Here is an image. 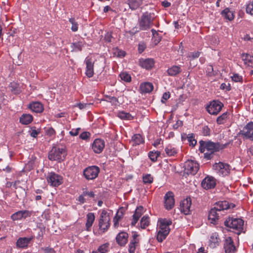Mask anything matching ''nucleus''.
<instances>
[{"label": "nucleus", "instance_id": "obj_40", "mask_svg": "<svg viewBox=\"0 0 253 253\" xmlns=\"http://www.w3.org/2000/svg\"><path fill=\"white\" fill-rule=\"evenodd\" d=\"M161 153L159 151H150L148 154L149 158L153 162L157 161L158 157L160 155Z\"/></svg>", "mask_w": 253, "mask_h": 253}, {"label": "nucleus", "instance_id": "obj_44", "mask_svg": "<svg viewBox=\"0 0 253 253\" xmlns=\"http://www.w3.org/2000/svg\"><path fill=\"white\" fill-rule=\"evenodd\" d=\"M144 211V209L143 207L139 206L135 210V213L133 215V216L139 218V217L141 216L142 214L143 213Z\"/></svg>", "mask_w": 253, "mask_h": 253}, {"label": "nucleus", "instance_id": "obj_33", "mask_svg": "<svg viewBox=\"0 0 253 253\" xmlns=\"http://www.w3.org/2000/svg\"><path fill=\"white\" fill-rule=\"evenodd\" d=\"M229 114L227 112L223 113L221 115L217 117L216 123L218 125L224 124L229 118Z\"/></svg>", "mask_w": 253, "mask_h": 253}, {"label": "nucleus", "instance_id": "obj_62", "mask_svg": "<svg viewBox=\"0 0 253 253\" xmlns=\"http://www.w3.org/2000/svg\"><path fill=\"white\" fill-rule=\"evenodd\" d=\"M44 253H55L54 250L52 248H46L44 249Z\"/></svg>", "mask_w": 253, "mask_h": 253}, {"label": "nucleus", "instance_id": "obj_56", "mask_svg": "<svg viewBox=\"0 0 253 253\" xmlns=\"http://www.w3.org/2000/svg\"><path fill=\"white\" fill-rule=\"evenodd\" d=\"M200 53L198 51L191 52L190 53L189 57H192V59H195L199 57V56H200Z\"/></svg>", "mask_w": 253, "mask_h": 253}, {"label": "nucleus", "instance_id": "obj_24", "mask_svg": "<svg viewBox=\"0 0 253 253\" xmlns=\"http://www.w3.org/2000/svg\"><path fill=\"white\" fill-rule=\"evenodd\" d=\"M139 65L146 69L152 68L154 65V61L153 59H142L139 60Z\"/></svg>", "mask_w": 253, "mask_h": 253}, {"label": "nucleus", "instance_id": "obj_15", "mask_svg": "<svg viewBox=\"0 0 253 253\" xmlns=\"http://www.w3.org/2000/svg\"><path fill=\"white\" fill-rule=\"evenodd\" d=\"M191 200L190 198H186L182 200L180 204V210L182 212L186 215L191 213Z\"/></svg>", "mask_w": 253, "mask_h": 253}, {"label": "nucleus", "instance_id": "obj_39", "mask_svg": "<svg viewBox=\"0 0 253 253\" xmlns=\"http://www.w3.org/2000/svg\"><path fill=\"white\" fill-rule=\"evenodd\" d=\"M149 224V218L148 216H144L140 221V226L142 228L145 229Z\"/></svg>", "mask_w": 253, "mask_h": 253}, {"label": "nucleus", "instance_id": "obj_29", "mask_svg": "<svg viewBox=\"0 0 253 253\" xmlns=\"http://www.w3.org/2000/svg\"><path fill=\"white\" fill-rule=\"evenodd\" d=\"M33 120V116L28 114H23L20 118V122L23 125L30 124Z\"/></svg>", "mask_w": 253, "mask_h": 253}, {"label": "nucleus", "instance_id": "obj_45", "mask_svg": "<svg viewBox=\"0 0 253 253\" xmlns=\"http://www.w3.org/2000/svg\"><path fill=\"white\" fill-rule=\"evenodd\" d=\"M69 22L72 24L71 30H72V31H73V32L77 31L78 30V24L75 21V19L74 18H70Z\"/></svg>", "mask_w": 253, "mask_h": 253}, {"label": "nucleus", "instance_id": "obj_11", "mask_svg": "<svg viewBox=\"0 0 253 253\" xmlns=\"http://www.w3.org/2000/svg\"><path fill=\"white\" fill-rule=\"evenodd\" d=\"M223 106V104L218 101H212L206 109L210 114L215 115L221 111Z\"/></svg>", "mask_w": 253, "mask_h": 253}, {"label": "nucleus", "instance_id": "obj_32", "mask_svg": "<svg viewBox=\"0 0 253 253\" xmlns=\"http://www.w3.org/2000/svg\"><path fill=\"white\" fill-rule=\"evenodd\" d=\"M222 15L226 19L231 21L234 18V15L232 11L226 8L221 12Z\"/></svg>", "mask_w": 253, "mask_h": 253}, {"label": "nucleus", "instance_id": "obj_6", "mask_svg": "<svg viewBox=\"0 0 253 253\" xmlns=\"http://www.w3.org/2000/svg\"><path fill=\"white\" fill-rule=\"evenodd\" d=\"M224 224L226 227L241 232L243 229L244 221L241 218L229 217L224 221Z\"/></svg>", "mask_w": 253, "mask_h": 253}, {"label": "nucleus", "instance_id": "obj_28", "mask_svg": "<svg viewBox=\"0 0 253 253\" xmlns=\"http://www.w3.org/2000/svg\"><path fill=\"white\" fill-rule=\"evenodd\" d=\"M86 222L85 224V227L86 228V230L90 231V228L93 223L95 220V215L93 213L89 212L86 215Z\"/></svg>", "mask_w": 253, "mask_h": 253}, {"label": "nucleus", "instance_id": "obj_53", "mask_svg": "<svg viewBox=\"0 0 253 253\" xmlns=\"http://www.w3.org/2000/svg\"><path fill=\"white\" fill-rule=\"evenodd\" d=\"M107 246L105 244H104L101 246L98 249V252L100 253H105L107 251Z\"/></svg>", "mask_w": 253, "mask_h": 253}, {"label": "nucleus", "instance_id": "obj_38", "mask_svg": "<svg viewBox=\"0 0 253 253\" xmlns=\"http://www.w3.org/2000/svg\"><path fill=\"white\" fill-rule=\"evenodd\" d=\"M9 88L10 90L14 94H18L20 92L19 85L15 83H10Z\"/></svg>", "mask_w": 253, "mask_h": 253}, {"label": "nucleus", "instance_id": "obj_55", "mask_svg": "<svg viewBox=\"0 0 253 253\" xmlns=\"http://www.w3.org/2000/svg\"><path fill=\"white\" fill-rule=\"evenodd\" d=\"M112 38V35L110 33H107L104 37V39L106 42H111V39Z\"/></svg>", "mask_w": 253, "mask_h": 253}, {"label": "nucleus", "instance_id": "obj_23", "mask_svg": "<svg viewBox=\"0 0 253 253\" xmlns=\"http://www.w3.org/2000/svg\"><path fill=\"white\" fill-rule=\"evenodd\" d=\"M29 108L35 113H41L43 110V107L42 104L40 102H34L30 103L29 105Z\"/></svg>", "mask_w": 253, "mask_h": 253}, {"label": "nucleus", "instance_id": "obj_22", "mask_svg": "<svg viewBox=\"0 0 253 253\" xmlns=\"http://www.w3.org/2000/svg\"><path fill=\"white\" fill-rule=\"evenodd\" d=\"M33 239V237H23L19 238L16 242V246L19 248H25L28 247V244Z\"/></svg>", "mask_w": 253, "mask_h": 253}, {"label": "nucleus", "instance_id": "obj_49", "mask_svg": "<svg viewBox=\"0 0 253 253\" xmlns=\"http://www.w3.org/2000/svg\"><path fill=\"white\" fill-rule=\"evenodd\" d=\"M203 134L205 136H209L210 135L211 130L208 126H204L203 127Z\"/></svg>", "mask_w": 253, "mask_h": 253}, {"label": "nucleus", "instance_id": "obj_31", "mask_svg": "<svg viewBox=\"0 0 253 253\" xmlns=\"http://www.w3.org/2000/svg\"><path fill=\"white\" fill-rule=\"evenodd\" d=\"M140 88L142 92L148 93L153 90V85L151 83H144L140 85Z\"/></svg>", "mask_w": 253, "mask_h": 253}, {"label": "nucleus", "instance_id": "obj_59", "mask_svg": "<svg viewBox=\"0 0 253 253\" xmlns=\"http://www.w3.org/2000/svg\"><path fill=\"white\" fill-rule=\"evenodd\" d=\"M232 80L235 82H238L240 81L241 79V77L239 76L238 74H234L232 77Z\"/></svg>", "mask_w": 253, "mask_h": 253}, {"label": "nucleus", "instance_id": "obj_13", "mask_svg": "<svg viewBox=\"0 0 253 253\" xmlns=\"http://www.w3.org/2000/svg\"><path fill=\"white\" fill-rule=\"evenodd\" d=\"M84 63L85 64V75L88 78L93 77L94 75V61L92 59L87 56L84 60Z\"/></svg>", "mask_w": 253, "mask_h": 253}, {"label": "nucleus", "instance_id": "obj_10", "mask_svg": "<svg viewBox=\"0 0 253 253\" xmlns=\"http://www.w3.org/2000/svg\"><path fill=\"white\" fill-rule=\"evenodd\" d=\"M239 134L243 138L253 140V122L248 123L239 132Z\"/></svg>", "mask_w": 253, "mask_h": 253}, {"label": "nucleus", "instance_id": "obj_60", "mask_svg": "<svg viewBox=\"0 0 253 253\" xmlns=\"http://www.w3.org/2000/svg\"><path fill=\"white\" fill-rule=\"evenodd\" d=\"M39 131H38L36 129H33L31 132V136L33 137H36L38 135V134L39 133Z\"/></svg>", "mask_w": 253, "mask_h": 253}, {"label": "nucleus", "instance_id": "obj_26", "mask_svg": "<svg viewBox=\"0 0 253 253\" xmlns=\"http://www.w3.org/2000/svg\"><path fill=\"white\" fill-rule=\"evenodd\" d=\"M220 239L217 233H213L211 234L210 239V246L211 248H214L218 245Z\"/></svg>", "mask_w": 253, "mask_h": 253}, {"label": "nucleus", "instance_id": "obj_20", "mask_svg": "<svg viewBox=\"0 0 253 253\" xmlns=\"http://www.w3.org/2000/svg\"><path fill=\"white\" fill-rule=\"evenodd\" d=\"M128 234L125 232H122L119 233L116 238L117 243L121 246H125L127 242Z\"/></svg>", "mask_w": 253, "mask_h": 253}, {"label": "nucleus", "instance_id": "obj_42", "mask_svg": "<svg viewBox=\"0 0 253 253\" xmlns=\"http://www.w3.org/2000/svg\"><path fill=\"white\" fill-rule=\"evenodd\" d=\"M83 43L82 42H78L72 43V47L75 51H81L82 50Z\"/></svg>", "mask_w": 253, "mask_h": 253}, {"label": "nucleus", "instance_id": "obj_14", "mask_svg": "<svg viewBox=\"0 0 253 253\" xmlns=\"http://www.w3.org/2000/svg\"><path fill=\"white\" fill-rule=\"evenodd\" d=\"M201 185L205 189L213 188L216 185L215 179L212 176H207L203 180Z\"/></svg>", "mask_w": 253, "mask_h": 253}, {"label": "nucleus", "instance_id": "obj_48", "mask_svg": "<svg viewBox=\"0 0 253 253\" xmlns=\"http://www.w3.org/2000/svg\"><path fill=\"white\" fill-rule=\"evenodd\" d=\"M122 216H123V213H122L121 214H119V212H118L117 213L116 215L114 218V226L115 227H118V224H119V221L120 219L122 218Z\"/></svg>", "mask_w": 253, "mask_h": 253}, {"label": "nucleus", "instance_id": "obj_47", "mask_svg": "<svg viewBox=\"0 0 253 253\" xmlns=\"http://www.w3.org/2000/svg\"><path fill=\"white\" fill-rule=\"evenodd\" d=\"M143 182L145 183H151L153 182V177L150 174H146L143 177Z\"/></svg>", "mask_w": 253, "mask_h": 253}, {"label": "nucleus", "instance_id": "obj_58", "mask_svg": "<svg viewBox=\"0 0 253 253\" xmlns=\"http://www.w3.org/2000/svg\"><path fill=\"white\" fill-rule=\"evenodd\" d=\"M90 104H86V103H79L78 104V106L80 109H83L84 108H85L89 106H90Z\"/></svg>", "mask_w": 253, "mask_h": 253}, {"label": "nucleus", "instance_id": "obj_43", "mask_svg": "<svg viewBox=\"0 0 253 253\" xmlns=\"http://www.w3.org/2000/svg\"><path fill=\"white\" fill-rule=\"evenodd\" d=\"M187 137L190 145L194 146L196 144L197 141L195 139L193 134H189Z\"/></svg>", "mask_w": 253, "mask_h": 253}, {"label": "nucleus", "instance_id": "obj_19", "mask_svg": "<svg viewBox=\"0 0 253 253\" xmlns=\"http://www.w3.org/2000/svg\"><path fill=\"white\" fill-rule=\"evenodd\" d=\"M224 250L226 253H234L235 251V247L230 237L226 238L225 240Z\"/></svg>", "mask_w": 253, "mask_h": 253}, {"label": "nucleus", "instance_id": "obj_5", "mask_svg": "<svg viewBox=\"0 0 253 253\" xmlns=\"http://www.w3.org/2000/svg\"><path fill=\"white\" fill-rule=\"evenodd\" d=\"M110 218L109 213L106 210H102L98 223L99 229L102 230L103 232H106L110 227Z\"/></svg>", "mask_w": 253, "mask_h": 253}, {"label": "nucleus", "instance_id": "obj_34", "mask_svg": "<svg viewBox=\"0 0 253 253\" xmlns=\"http://www.w3.org/2000/svg\"><path fill=\"white\" fill-rule=\"evenodd\" d=\"M131 142L133 145H136L143 143L144 140L140 134H135L132 137Z\"/></svg>", "mask_w": 253, "mask_h": 253}, {"label": "nucleus", "instance_id": "obj_16", "mask_svg": "<svg viewBox=\"0 0 253 253\" xmlns=\"http://www.w3.org/2000/svg\"><path fill=\"white\" fill-rule=\"evenodd\" d=\"M104 147L105 142L101 139H95L92 144L93 151L97 154L101 153Z\"/></svg>", "mask_w": 253, "mask_h": 253}, {"label": "nucleus", "instance_id": "obj_64", "mask_svg": "<svg viewBox=\"0 0 253 253\" xmlns=\"http://www.w3.org/2000/svg\"><path fill=\"white\" fill-rule=\"evenodd\" d=\"M55 130L52 128H50L47 129V134L49 135H52L55 134Z\"/></svg>", "mask_w": 253, "mask_h": 253}, {"label": "nucleus", "instance_id": "obj_50", "mask_svg": "<svg viewBox=\"0 0 253 253\" xmlns=\"http://www.w3.org/2000/svg\"><path fill=\"white\" fill-rule=\"evenodd\" d=\"M170 93L169 92H166L164 93L163 95L161 102L163 103H165L166 101L170 97Z\"/></svg>", "mask_w": 253, "mask_h": 253}, {"label": "nucleus", "instance_id": "obj_27", "mask_svg": "<svg viewBox=\"0 0 253 253\" xmlns=\"http://www.w3.org/2000/svg\"><path fill=\"white\" fill-rule=\"evenodd\" d=\"M242 58L245 65L251 67H253V56L248 53H243Z\"/></svg>", "mask_w": 253, "mask_h": 253}, {"label": "nucleus", "instance_id": "obj_9", "mask_svg": "<svg viewBox=\"0 0 253 253\" xmlns=\"http://www.w3.org/2000/svg\"><path fill=\"white\" fill-rule=\"evenodd\" d=\"M47 182L50 185L57 187L62 183V177L54 172L48 173L46 177Z\"/></svg>", "mask_w": 253, "mask_h": 253}, {"label": "nucleus", "instance_id": "obj_54", "mask_svg": "<svg viewBox=\"0 0 253 253\" xmlns=\"http://www.w3.org/2000/svg\"><path fill=\"white\" fill-rule=\"evenodd\" d=\"M81 130L80 128H77L76 129H72L70 132L69 133L72 136H76L79 133V131Z\"/></svg>", "mask_w": 253, "mask_h": 253}, {"label": "nucleus", "instance_id": "obj_46", "mask_svg": "<svg viewBox=\"0 0 253 253\" xmlns=\"http://www.w3.org/2000/svg\"><path fill=\"white\" fill-rule=\"evenodd\" d=\"M246 12L247 13L253 15V1H250L247 5Z\"/></svg>", "mask_w": 253, "mask_h": 253}, {"label": "nucleus", "instance_id": "obj_2", "mask_svg": "<svg viewBox=\"0 0 253 253\" xmlns=\"http://www.w3.org/2000/svg\"><path fill=\"white\" fill-rule=\"evenodd\" d=\"M230 208L229 203L227 201H219L216 203L209 213V220L212 224H216L219 218V212L227 210Z\"/></svg>", "mask_w": 253, "mask_h": 253}, {"label": "nucleus", "instance_id": "obj_37", "mask_svg": "<svg viewBox=\"0 0 253 253\" xmlns=\"http://www.w3.org/2000/svg\"><path fill=\"white\" fill-rule=\"evenodd\" d=\"M117 116L121 119L130 120L133 119V117L129 113L124 111L118 112Z\"/></svg>", "mask_w": 253, "mask_h": 253}, {"label": "nucleus", "instance_id": "obj_8", "mask_svg": "<svg viewBox=\"0 0 253 253\" xmlns=\"http://www.w3.org/2000/svg\"><path fill=\"white\" fill-rule=\"evenodd\" d=\"M99 168L97 166H90L86 168L84 170V175L87 180H93L98 175Z\"/></svg>", "mask_w": 253, "mask_h": 253}, {"label": "nucleus", "instance_id": "obj_35", "mask_svg": "<svg viewBox=\"0 0 253 253\" xmlns=\"http://www.w3.org/2000/svg\"><path fill=\"white\" fill-rule=\"evenodd\" d=\"M169 234V233H167V231L165 232L164 231L158 230L157 235V241L160 243L162 242L164 240L166 239Z\"/></svg>", "mask_w": 253, "mask_h": 253}, {"label": "nucleus", "instance_id": "obj_4", "mask_svg": "<svg viewBox=\"0 0 253 253\" xmlns=\"http://www.w3.org/2000/svg\"><path fill=\"white\" fill-rule=\"evenodd\" d=\"M66 156L64 147L59 146L53 147L48 153V159L51 161L63 160Z\"/></svg>", "mask_w": 253, "mask_h": 253}, {"label": "nucleus", "instance_id": "obj_52", "mask_svg": "<svg viewBox=\"0 0 253 253\" xmlns=\"http://www.w3.org/2000/svg\"><path fill=\"white\" fill-rule=\"evenodd\" d=\"M90 134L88 132H84L80 135V138L83 140H86L90 136Z\"/></svg>", "mask_w": 253, "mask_h": 253}, {"label": "nucleus", "instance_id": "obj_25", "mask_svg": "<svg viewBox=\"0 0 253 253\" xmlns=\"http://www.w3.org/2000/svg\"><path fill=\"white\" fill-rule=\"evenodd\" d=\"M182 71L180 66L173 65L167 70L168 74L170 76H175Z\"/></svg>", "mask_w": 253, "mask_h": 253}, {"label": "nucleus", "instance_id": "obj_21", "mask_svg": "<svg viewBox=\"0 0 253 253\" xmlns=\"http://www.w3.org/2000/svg\"><path fill=\"white\" fill-rule=\"evenodd\" d=\"M30 214L28 211H19L12 214L11 217L13 220H17L22 218H26L30 216Z\"/></svg>", "mask_w": 253, "mask_h": 253}, {"label": "nucleus", "instance_id": "obj_61", "mask_svg": "<svg viewBox=\"0 0 253 253\" xmlns=\"http://www.w3.org/2000/svg\"><path fill=\"white\" fill-rule=\"evenodd\" d=\"M84 196H85L84 195V194L83 193L81 195H80L79 197H78V201L81 203V204H83L85 202V199L84 198Z\"/></svg>", "mask_w": 253, "mask_h": 253}, {"label": "nucleus", "instance_id": "obj_36", "mask_svg": "<svg viewBox=\"0 0 253 253\" xmlns=\"http://www.w3.org/2000/svg\"><path fill=\"white\" fill-rule=\"evenodd\" d=\"M165 152L168 156H174L177 153V150L172 146L169 145L165 148Z\"/></svg>", "mask_w": 253, "mask_h": 253}, {"label": "nucleus", "instance_id": "obj_17", "mask_svg": "<svg viewBox=\"0 0 253 253\" xmlns=\"http://www.w3.org/2000/svg\"><path fill=\"white\" fill-rule=\"evenodd\" d=\"M173 194L171 192L167 193L164 197L165 207L167 210L171 209L174 205Z\"/></svg>", "mask_w": 253, "mask_h": 253}, {"label": "nucleus", "instance_id": "obj_12", "mask_svg": "<svg viewBox=\"0 0 253 253\" xmlns=\"http://www.w3.org/2000/svg\"><path fill=\"white\" fill-rule=\"evenodd\" d=\"M214 170L222 176L227 175L230 172V166L227 164L219 162L213 166Z\"/></svg>", "mask_w": 253, "mask_h": 253}, {"label": "nucleus", "instance_id": "obj_57", "mask_svg": "<svg viewBox=\"0 0 253 253\" xmlns=\"http://www.w3.org/2000/svg\"><path fill=\"white\" fill-rule=\"evenodd\" d=\"M83 193L84 194V196H88L90 197H94V194L92 191H84Z\"/></svg>", "mask_w": 253, "mask_h": 253}, {"label": "nucleus", "instance_id": "obj_1", "mask_svg": "<svg viewBox=\"0 0 253 253\" xmlns=\"http://www.w3.org/2000/svg\"><path fill=\"white\" fill-rule=\"evenodd\" d=\"M199 143V150L201 153L207 151L205 153L204 156L205 158L208 160L211 159L213 157V153L215 152L225 148L228 145V143L223 144L219 142L214 143L211 141L206 142L203 140H201Z\"/></svg>", "mask_w": 253, "mask_h": 253}, {"label": "nucleus", "instance_id": "obj_41", "mask_svg": "<svg viewBox=\"0 0 253 253\" xmlns=\"http://www.w3.org/2000/svg\"><path fill=\"white\" fill-rule=\"evenodd\" d=\"M120 77L121 80L126 82H130L131 81V77L129 74L126 72H123L120 74Z\"/></svg>", "mask_w": 253, "mask_h": 253}, {"label": "nucleus", "instance_id": "obj_18", "mask_svg": "<svg viewBox=\"0 0 253 253\" xmlns=\"http://www.w3.org/2000/svg\"><path fill=\"white\" fill-rule=\"evenodd\" d=\"M172 222L170 220L166 218L160 219L158 221V229L159 230L164 231L167 233H169V226L171 224Z\"/></svg>", "mask_w": 253, "mask_h": 253}, {"label": "nucleus", "instance_id": "obj_63", "mask_svg": "<svg viewBox=\"0 0 253 253\" xmlns=\"http://www.w3.org/2000/svg\"><path fill=\"white\" fill-rule=\"evenodd\" d=\"M145 45L144 44H139L138 50L139 53H142L145 49Z\"/></svg>", "mask_w": 253, "mask_h": 253}, {"label": "nucleus", "instance_id": "obj_30", "mask_svg": "<svg viewBox=\"0 0 253 253\" xmlns=\"http://www.w3.org/2000/svg\"><path fill=\"white\" fill-rule=\"evenodd\" d=\"M143 3V0H128L129 8L132 10H136Z\"/></svg>", "mask_w": 253, "mask_h": 253}, {"label": "nucleus", "instance_id": "obj_51", "mask_svg": "<svg viewBox=\"0 0 253 253\" xmlns=\"http://www.w3.org/2000/svg\"><path fill=\"white\" fill-rule=\"evenodd\" d=\"M136 243H134L133 242H130L129 245V253H134L135 251V244Z\"/></svg>", "mask_w": 253, "mask_h": 253}, {"label": "nucleus", "instance_id": "obj_3", "mask_svg": "<svg viewBox=\"0 0 253 253\" xmlns=\"http://www.w3.org/2000/svg\"><path fill=\"white\" fill-rule=\"evenodd\" d=\"M155 18L153 12L148 11L143 13L138 19L139 27L141 30H146L150 28L153 25V22Z\"/></svg>", "mask_w": 253, "mask_h": 253}, {"label": "nucleus", "instance_id": "obj_7", "mask_svg": "<svg viewBox=\"0 0 253 253\" xmlns=\"http://www.w3.org/2000/svg\"><path fill=\"white\" fill-rule=\"evenodd\" d=\"M184 172L187 174L195 175L199 169V165L193 160H187L184 165Z\"/></svg>", "mask_w": 253, "mask_h": 253}]
</instances>
